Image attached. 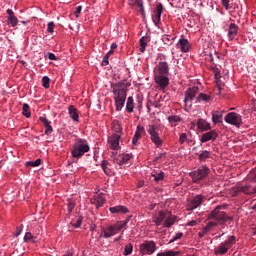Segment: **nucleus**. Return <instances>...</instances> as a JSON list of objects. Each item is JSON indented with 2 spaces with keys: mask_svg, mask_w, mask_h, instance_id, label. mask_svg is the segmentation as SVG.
<instances>
[{
  "mask_svg": "<svg viewBox=\"0 0 256 256\" xmlns=\"http://www.w3.org/2000/svg\"><path fill=\"white\" fill-rule=\"evenodd\" d=\"M183 237V232L177 233L172 240H170V243H174V241H178V239H181Z\"/></svg>",
  "mask_w": 256,
  "mask_h": 256,
  "instance_id": "53",
  "label": "nucleus"
},
{
  "mask_svg": "<svg viewBox=\"0 0 256 256\" xmlns=\"http://www.w3.org/2000/svg\"><path fill=\"white\" fill-rule=\"evenodd\" d=\"M187 225H188L189 227H195V225H197V220L189 221V222L187 223Z\"/></svg>",
  "mask_w": 256,
  "mask_h": 256,
  "instance_id": "59",
  "label": "nucleus"
},
{
  "mask_svg": "<svg viewBox=\"0 0 256 256\" xmlns=\"http://www.w3.org/2000/svg\"><path fill=\"white\" fill-rule=\"evenodd\" d=\"M131 159V155L130 154H122L119 155L118 157L114 158V163L116 165H125V163H127V161H130Z\"/></svg>",
  "mask_w": 256,
  "mask_h": 256,
  "instance_id": "24",
  "label": "nucleus"
},
{
  "mask_svg": "<svg viewBox=\"0 0 256 256\" xmlns=\"http://www.w3.org/2000/svg\"><path fill=\"white\" fill-rule=\"evenodd\" d=\"M157 256H167L166 252H160L157 254Z\"/></svg>",
  "mask_w": 256,
  "mask_h": 256,
  "instance_id": "62",
  "label": "nucleus"
},
{
  "mask_svg": "<svg viewBox=\"0 0 256 256\" xmlns=\"http://www.w3.org/2000/svg\"><path fill=\"white\" fill-rule=\"evenodd\" d=\"M219 225V222H208L206 227L211 231V229H213V227H217Z\"/></svg>",
  "mask_w": 256,
  "mask_h": 256,
  "instance_id": "51",
  "label": "nucleus"
},
{
  "mask_svg": "<svg viewBox=\"0 0 256 256\" xmlns=\"http://www.w3.org/2000/svg\"><path fill=\"white\" fill-rule=\"evenodd\" d=\"M112 93L114 95L116 111H121L123 107H125V101L127 100V90L123 88V84L117 83L112 85Z\"/></svg>",
  "mask_w": 256,
  "mask_h": 256,
  "instance_id": "2",
  "label": "nucleus"
},
{
  "mask_svg": "<svg viewBox=\"0 0 256 256\" xmlns=\"http://www.w3.org/2000/svg\"><path fill=\"white\" fill-rule=\"evenodd\" d=\"M204 101L205 103H209L211 101V96L207 94L200 93L196 98V103H201Z\"/></svg>",
  "mask_w": 256,
  "mask_h": 256,
  "instance_id": "36",
  "label": "nucleus"
},
{
  "mask_svg": "<svg viewBox=\"0 0 256 256\" xmlns=\"http://www.w3.org/2000/svg\"><path fill=\"white\" fill-rule=\"evenodd\" d=\"M111 164L109 163V161L107 160H103L101 162V168L103 170V172L105 173V175H109L111 173Z\"/></svg>",
  "mask_w": 256,
  "mask_h": 256,
  "instance_id": "35",
  "label": "nucleus"
},
{
  "mask_svg": "<svg viewBox=\"0 0 256 256\" xmlns=\"http://www.w3.org/2000/svg\"><path fill=\"white\" fill-rule=\"evenodd\" d=\"M210 156H211V152L204 150L200 154H198V159L201 163H203V162L207 161V159H209Z\"/></svg>",
  "mask_w": 256,
  "mask_h": 256,
  "instance_id": "37",
  "label": "nucleus"
},
{
  "mask_svg": "<svg viewBox=\"0 0 256 256\" xmlns=\"http://www.w3.org/2000/svg\"><path fill=\"white\" fill-rule=\"evenodd\" d=\"M187 142V133H182L179 138L180 145H183V143Z\"/></svg>",
  "mask_w": 256,
  "mask_h": 256,
  "instance_id": "49",
  "label": "nucleus"
},
{
  "mask_svg": "<svg viewBox=\"0 0 256 256\" xmlns=\"http://www.w3.org/2000/svg\"><path fill=\"white\" fill-rule=\"evenodd\" d=\"M247 177L250 183H256V169L251 170Z\"/></svg>",
  "mask_w": 256,
  "mask_h": 256,
  "instance_id": "41",
  "label": "nucleus"
},
{
  "mask_svg": "<svg viewBox=\"0 0 256 256\" xmlns=\"http://www.w3.org/2000/svg\"><path fill=\"white\" fill-rule=\"evenodd\" d=\"M154 80L160 91H164L169 86V63H158L154 68Z\"/></svg>",
  "mask_w": 256,
  "mask_h": 256,
  "instance_id": "1",
  "label": "nucleus"
},
{
  "mask_svg": "<svg viewBox=\"0 0 256 256\" xmlns=\"http://www.w3.org/2000/svg\"><path fill=\"white\" fill-rule=\"evenodd\" d=\"M217 137H219V134H217V131L211 130L209 132L202 134L200 138V142L207 143V141H215Z\"/></svg>",
  "mask_w": 256,
  "mask_h": 256,
  "instance_id": "14",
  "label": "nucleus"
},
{
  "mask_svg": "<svg viewBox=\"0 0 256 256\" xmlns=\"http://www.w3.org/2000/svg\"><path fill=\"white\" fill-rule=\"evenodd\" d=\"M121 225L118 224V222L114 225H111L107 228H105L102 231V235L105 239H109V237H113L114 235H117V233H119V231H121Z\"/></svg>",
  "mask_w": 256,
  "mask_h": 256,
  "instance_id": "12",
  "label": "nucleus"
},
{
  "mask_svg": "<svg viewBox=\"0 0 256 256\" xmlns=\"http://www.w3.org/2000/svg\"><path fill=\"white\" fill-rule=\"evenodd\" d=\"M55 29V23L54 22H49L47 26V31L48 33H53Z\"/></svg>",
  "mask_w": 256,
  "mask_h": 256,
  "instance_id": "50",
  "label": "nucleus"
},
{
  "mask_svg": "<svg viewBox=\"0 0 256 256\" xmlns=\"http://www.w3.org/2000/svg\"><path fill=\"white\" fill-rule=\"evenodd\" d=\"M179 255H181V252L179 251H173V250L166 251V256H179Z\"/></svg>",
  "mask_w": 256,
  "mask_h": 256,
  "instance_id": "48",
  "label": "nucleus"
},
{
  "mask_svg": "<svg viewBox=\"0 0 256 256\" xmlns=\"http://www.w3.org/2000/svg\"><path fill=\"white\" fill-rule=\"evenodd\" d=\"M64 256H73V253L67 252L66 254H64Z\"/></svg>",
  "mask_w": 256,
  "mask_h": 256,
  "instance_id": "64",
  "label": "nucleus"
},
{
  "mask_svg": "<svg viewBox=\"0 0 256 256\" xmlns=\"http://www.w3.org/2000/svg\"><path fill=\"white\" fill-rule=\"evenodd\" d=\"M197 127L200 131H211V124L203 119L198 120Z\"/></svg>",
  "mask_w": 256,
  "mask_h": 256,
  "instance_id": "26",
  "label": "nucleus"
},
{
  "mask_svg": "<svg viewBox=\"0 0 256 256\" xmlns=\"http://www.w3.org/2000/svg\"><path fill=\"white\" fill-rule=\"evenodd\" d=\"M48 59H50V61H57V56H55V54L49 52Z\"/></svg>",
  "mask_w": 256,
  "mask_h": 256,
  "instance_id": "58",
  "label": "nucleus"
},
{
  "mask_svg": "<svg viewBox=\"0 0 256 256\" xmlns=\"http://www.w3.org/2000/svg\"><path fill=\"white\" fill-rule=\"evenodd\" d=\"M7 13V24L12 27H17L19 23V19H17V16H15V12H13L11 9H8L6 11Z\"/></svg>",
  "mask_w": 256,
  "mask_h": 256,
  "instance_id": "18",
  "label": "nucleus"
},
{
  "mask_svg": "<svg viewBox=\"0 0 256 256\" xmlns=\"http://www.w3.org/2000/svg\"><path fill=\"white\" fill-rule=\"evenodd\" d=\"M133 253V244H128L124 248V253L123 255H131Z\"/></svg>",
  "mask_w": 256,
  "mask_h": 256,
  "instance_id": "45",
  "label": "nucleus"
},
{
  "mask_svg": "<svg viewBox=\"0 0 256 256\" xmlns=\"http://www.w3.org/2000/svg\"><path fill=\"white\" fill-rule=\"evenodd\" d=\"M105 197L103 195H97L92 200V204L95 205L96 209H99V207H103L105 205Z\"/></svg>",
  "mask_w": 256,
  "mask_h": 256,
  "instance_id": "25",
  "label": "nucleus"
},
{
  "mask_svg": "<svg viewBox=\"0 0 256 256\" xmlns=\"http://www.w3.org/2000/svg\"><path fill=\"white\" fill-rule=\"evenodd\" d=\"M157 250V245L153 241H144L143 244L140 245V253L142 255H153Z\"/></svg>",
  "mask_w": 256,
  "mask_h": 256,
  "instance_id": "9",
  "label": "nucleus"
},
{
  "mask_svg": "<svg viewBox=\"0 0 256 256\" xmlns=\"http://www.w3.org/2000/svg\"><path fill=\"white\" fill-rule=\"evenodd\" d=\"M211 71L214 73V79L218 82L221 79V70L217 66H212Z\"/></svg>",
  "mask_w": 256,
  "mask_h": 256,
  "instance_id": "39",
  "label": "nucleus"
},
{
  "mask_svg": "<svg viewBox=\"0 0 256 256\" xmlns=\"http://www.w3.org/2000/svg\"><path fill=\"white\" fill-rule=\"evenodd\" d=\"M109 211L110 213L120 214V215H125V213H129V209L121 205L110 207Z\"/></svg>",
  "mask_w": 256,
  "mask_h": 256,
  "instance_id": "23",
  "label": "nucleus"
},
{
  "mask_svg": "<svg viewBox=\"0 0 256 256\" xmlns=\"http://www.w3.org/2000/svg\"><path fill=\"white\" fill-rule=\"evenodd\" d=\"M91 151V147L89 146V142L83 138H77L71 149V157L73 159H81L85 153H89Z\"/></svg>",
  "mask_w": 256,
  "mask_h": 256,
  "instance_id": "3",
  "label": "nucleus"
},
{
  "mask_svg": "<svg viewBox=\"0 0 256 256\" xmlns=\"http://www.w3.org/2000/svg\"><path fill=\"white\" fill-rule=\"evenodd\" d=\"M151 41V39L148 36H143L142 38H140V48L139 51L140 53H145V49L147 47V43H149Z\"/></svg>",
  "mask_w": 256,
  "mask_h": 256,
  "instance_id": "29",
  "label": "nucleus"
},
{
  "mask_svg": "<svg viewBox=\"0 0 256 256\" xmlns=\"http://www.w3.org/2000/svg\"><path fill=\"white\" fill-rule=\"evenodd\" d=\"M168 121L171 127H177L181 123L182 119L177 115H172L168 117Z\"/></svg>",
  "mask_w": 256,
  "mask_h": 256,
  "instance_id": "32",
  "label": "nucleus"
},
{
  "mask_svg": "<svg viewBox=\"0 0 256 256\" xmlns=\"http://www.w3.org/2000/svg\"><path fill=\"white\" fill-rule=\"evenodd\" d=\"M211 230L206 226L202 229L201 232L198 233L200 239H203L204 236L207 235V233H209Z\"/></svg>",
  "mask_w": 256,
  "mask_h": 256,
  "instance_id": "47",
  "label": "nucleus"
},
{
  "mask_svg": "<svg viewBox=\"0 0 256 256\" xmlns=\"http://www.w3.org/2000/svg\"><path fill=\"white\" fill-rule=\"evenodd\" d=\"M165 217H167V212L159 211L157 215L154 216L153 223H155L156 227H159L165 221Z\"/></svg>",
  "mask_w": 256,
  "mask_h": 256,
  "instance_id": "22",
  "label": "nucleus"
},
{
  "mask_svg": "<svg viewBox=\"0 0 256 256\" xmlns=\"http://www.w3.org/2000/svg\"><path fill=\"white\" fill-rule=\"evenodd\" d=\"M39 121H41L45 127V135H51L53 133V126H51V121L43 116L39 118Z\"/></svg>",
  "mask_w": 256,
  "mask_h": 256,
  "instance_id": "20",
  "label": "nucleus"
},
{
  "mask_svg": "<svg viewBox=\"0 0 256 256\" xmlns=\"http://www.w3.org/2000/svg\"><path fill=\"white\" fill-rule=\"evenodd\" d=\"M198 93H199V87L194 86L192 88H188V90L185 92V98H184L185 105H188V107H191L193 105V99L197 97Z\"/></svg>",
  "mask_w": 256,
  "mask_h": 256,
  "instance_id": "10",
  "label": "nucleus"
},
{
  "mask_svg": "<svg viewBox=\"0 0 256 256\" xmlns=\"http://www.w3.org/2000/svg\"><path fill=\"white\" fill-rule=\"evenodd\" d=\"M129 221H131V216H128L124 222H117L118 225L121 226V229H123V227H125L127 225V223H129Z\"/></svg>",
  "mask_w": 256,
  "mask_h": 256,
  "instance_id": "52",
  "label": "nucleus"
},
{
  "mask_svg": "<svg viewBox=\"0 0 256 256\" xmlns=\"http://www.w3.org/2000/svg\"><path fill=\"white\" fill-rule=\"evenodd\" d=\"M224 209H227V204L218 205L216 209L212 210L208 216V219H214L219 225H225L227 221H233V217L227 215Z\"/></svg>",
  "mask_w": 256,
  "mask_h": 256,
  "instance_id": "4",
  "label": "nucleus"
},
{
  "mask_svg": "<svg viewBox=\"0 0 256 256\" xmlns=\"http://www.w3.org/2000/svg\"><path fill=\"white\" fill-rule=\"evenodd\" d=\"M25 165L26 167H39V165H41V159H36L35 161H27Z\"/></svg>",
  "mask_w": 256,
  "mask_h": 256,
  "instance_id": "40",
  "label": "nucleus"
},
{
  "mask_svg": "<svg viewBox=\"0 0 256 256\" xmlns=\"http://www.w3.org/2000/svg\"><path fill=\"white\" fill-rule=\"evenodd\" d=\"M224 120L230 125H235V127H240L242 123L241 115L235 112L228 113Z\"/></svg>",
  "mask_w": 256,
  "mask_h": 256,
  "instance_id": "11",
  "label": "nucleus"
},
{
  "mask_svg": "<svg viewBox=\"0 0 256 256\" xmlns=\"http://www.w3.org/2000/svg\"><path fill=\"white\" fill-rule=\"evenodd\" d=\"M23 231V225H20L16 228V232L14 233L15 237H19L21 235V232Z\"/></svg>",
  "mask_w": 256,
  "mask_h": 256,
  "instance_id": "54",
  "label": "nucleus"
},
{
  "mask_svg": "<svg viewBox=\"0 0 256 256\" xmlns=\"http://www.w3.org/2000/svg\"><path fill=\"white\" fill-rule=\"evenodd\" d=\"M151 175L154 178V181H156V183H159V181H163L165 179V173H163V171L161 170H153Z\"/></svg>",
  "mask_w": 256,
  "mask_h": 256,
  "instance_id": "28",
  "label": "nucleus"
},
{
  "mask_svg": "<svg viewBox=\"0 0 256 256\" xmlns=\"http://www.w3.org/2000/svg\"><path fill=\"white\" fill-rule=\"evenodd\" d=\"M133 109H135V104L133 101V97L129 96L127 98V102H126V111L128 113H133Z\"/></svg>",
  "mask_w": 256,
  "mask_h": 256,
  "instance_id": "34",
  "label": "nucleus"
},
{
  "mask_svg": "<svg viewBox=\"0 0 256 256\" xmlns=\"http://www.w3.org/2000/svg\"><path fill=\"white\" fill-rule=\"evenodd\" d=\"M175 219V216H172L171 213L166 212V217L164 218V227H171L175 223Z\"/></svg>",
  "mask_w": 256,
  "mask_h": 256,
  "instance_id": "27",
  "label": "nucleus"
},
{
  "mask_svg": "<svg viewBox=\"0 0 256 256\" xmlns=\"http://www.w3.org/2000/svg\"><path fill=\"white\" fill-rule=\"evenodd\" d=\"M121 139V135L119 134H113L109 139L108 143L110 145V149H113L114 151H119V140Z\"/></svg>",
  "mask_w": 256,
  "mask_h": 256,
  "instance_id": "15",
  "label": "nucleus"
},
{
  "mask_svg": "<svg viewBox=\"0 0 256 256\" xmlns=\"http://www.w3.org/2000/svg\"><path fill=\"white\" fill-rule=\"evenodd\" d=\"M211 173L209 167L203 165L198 168L196 171L190 173V177H192L194 183H199V181H203Z\"/></svg>",
  "mask_w": 256,
  "mask_h": 256,
  "instance_id": "6",
  "label": "nucleus"
},
{
  "mask_svg": "<svg viewBox=\"0 0 256 256\" xmlns=\"http://www.w3.org/2000/svg\"><path fill=\"white\" fill-rule=\"evenodd\" d=\"M143 133H145V127L138 125L134 137L132 138L133 147H137V145H139V139H141V135H143Z\"/></svg>",
  "mask_w": 256,
  "mask_h": 256,
  "instance_id": "16",
  "label": "nucleus"
},
{
  "mask_svg": "<svg viewBox=\"0 0 256 256\" xmlns=\"http://www.w3.org/2000/svg\"><path fill=\"white\" fill-rule=\"evenodd\" d=\"M113 49H117V43H113V44L111 45V50L113 51Z\"/></svg>",
  "mask_w": 256,
  "mask_h": 256,
  "instance_id": "61",
  "label": "nucleus"
},
{
  "mask_svg": "<svg viewBox=\"0 0 256 256\" xmlns=\"http://www.w3.org/2000/svg\"><path fill=\"white\" fill-rule=\"evenodd\" d=\"M147 132L150 135L152 143H154L156 147H161V145H163V140L159 137V127L156 125H149Z\"/></svg>",
  "mask_w": 256,
  "mask_h": 256,
  "instance_id": "7",
  "label": "nucleus"
},
{
  "mask_svg": "<svg viewBox=\"0 0 256 256\" xmlns=\"http://www.w3.org/2000/svg\"><path fill=\"white\" fill-rule=\"evenodd\" d=\"M163 13V4L162 3H158L156 5V9L154 10V14L152 16L154 25H156V27H159V24L161 23V15Z\"/></svg>",
  "mask_w": 256,
  "mask_h": 256,
  "instance_id": "13",
  "label": "nucleus"
},
{
  "mask_svg": "<svg viewBox=\"0 0 256 256\" xmlns=\"http://www.w3.org/2000/svg\"><path fill=\"white\" fill-rule=\"evenodd\" d=\"M50 83H51V79H49L48 76H44V77L42 78V85H43V87H44L45 89H49Z\"/></svg>",
  "mask_w": 256,
  "mask_h": 256,
  "instance_id": "44",
  "label": "nucleus"
},
{
  "mask_svg": "<svg viewBox=\"0 0 256 256\" xmlns=\"http://www.w3.org/2000/svg\"><path fill=\"white\" fill-rule=\"evenodd\" d=\"M155 206H156V204H150V205L148 206V209H149L150 211H153V209H155Z\"/></svg>",
  "mask_w": 256,
  "mask_h": 256,
  "instance_id": "60",
  "label": "nucleus"
},
{
  "mask_svg": "<svg viewBox=\"0 0 256 256\" xmlns=\"http://www.w3.org/2000/svg\"><path fill=\"white\" fill-rule=\"evenodd\" d=\"M73 209H75V201L68 200V202H67L68 215H71V213H73Z\"/></svg>",
  "mask_w": 256,
  "mask_h": 256,
  "instance_id": "42",
  "label": "nucleus"
},
{
  "mask_svg": "<svg viewBox=\"0 0 256 256\" xmlns=\"http://www.w3.org/2000/svg\"><path fill=\"white\" fill-rule=\"evenodd\" d=\"M205 201V196L203 195H196L192 199L188 201L187 204V211H193L197 209V207H201L203 202Z\"/></svg>",
  "mask_w": 256,
  "mask_h": 256,
  "instance_id": "8",
  "label": "nucleus"
},
{
  "mask_svg": "<svg viewBox=\"0 0 256 256\" xmlns=\"http://www.w3.org/2000/svg\"><path fill=\"white\" fill-rule=\"evenodd\" d=\"M235 243V236H230L229 239L220 243V245L214 250V255H225V253H227Z\"/></svg>",
  "mask_w": 256,
  "mask_h": 256,
  "instance_id": "5",
  "label": "nucleus"
},
{
  "mask_svg": "<svg viewBox=\"0 0 256 256\" xmlns=\"http://www.w3.org/2000/svg\"><path fill=\"white\" fill-rule=\"evenodd\" d=\"M68 112L73 121H79V112L77 111V108H75V106H69Z\"/></svg>",
  "mask_w": 256,
  "mask_h": 256,
  "instance_id": "30",
  "label": "nucleus"
},
{
  "mask_svg": "<svg viewBox=\"0 0 256 256\" xmlns=\"http://www.w3.org/2000/svg\"><path fill=\"white\" fill-rule=\"evenodd\" d=\"M22 111H23L22 113H23L24 117H26L27 119H29V117H31V108L29 107V104L24 103Z\"/></svg>",
  "mask_w": 256,
  "mask_h": 256,
  "instance_id": "38",
  "label": "nucleus"
},
{
  "mask_svg": "<svg viewBox=\"0 0 256 256\" xmlns=\"http://www.w3.org/2000/svg\"><path fill=\"white\" fill-rule=\"evenodd\" d=\"M212 121L214 125H217V123H221V121H223V113L219 111L212 112Z\"/></svg>",
  "mask_w": 256,
  "mask_h": 256,
  "instance_id": "31",
  "label": "nucleus"
},
{
  "mask_svg": "<svg viewBox=\"0 0 256 256\" xmlns=\"http://www.w3.org/2000/svg\"><path fill=\"white\" fill-rule=\"evenodd\" d=\"M82 223H83V217L76 216L75 218L72 219V221L70 222V225H72V227H75V229H79Z\"/></svg>",
  "mask_w": 256,
  "mask_h": 256,
  "instance_id": "33",
  "label": "nucleus"
},
{
  "mask_svg": "<svg viewBox=\"0 0 256 256\" xmlns=\"http://www.w3.org/2000/svg\"><path fill=\"white\" fill-rule=\"evenodd\" d=\"M237 33H239V26H237L235 23H231L229 25V29H228L229 41H233V39H235V37H237Z\"/></svg>",
  "mask_w": 256,
  "mask_h": 256,
  "instance_id": "19",
  "label": "nucleus"
},
{
  "mask_svg": "<svg viewBox=\"0 0 256 256\" xmlns=\"http://www.w3.org/2000/svg\"><path fill=\"white\" fill-rule=\"evenodd\" d=\"M35 236H33V234H31V232H26L25 236H24V242L28 243V241H34Z\"/></svg>",
  "mask_w": 256,
  "mask_h": 256,
  "instance_id": "46",
  "label": "nucleus"
},
{
  "mask_svg": "<svg viewBox=\"0 0 256 256\" xmlns=\"http://www.w3.org/2000/svg\"><path fill=\"white\" fill-rule=\"evenodd\" d=\"M130 7H137V11L143 15L145 13V8L143 7V0H128Z\"/></svg>",
  "mask_w": 256,
  "mask_h": 256,
  "instance_id": "21",
  "label": "nucleus"
},
{
  "mask_svg": "<svg viewBox=\"0 0 256 256\" xmlns=\"http://www.w3.org/2000/svg\"><path fill=\"white\" fill-rule=\"evenodd\" d=\"M249 189V186H241L238 190L240 191V193H245V195H253L252 190Z\"/></svg>",
  "mask_w": 256,
  "mask_h": 256,
  "instance_id": "43",
  "label": "nucleus"
},
{
  "mask_svg": "<svg viewBox=\"0 0 256 256\" xmlns=\"http://www.w3.org/2000/svg\"><path fill=\"white\" fill-rule=\"evenodd\" d=\"M83 7L82 6H77L75 11H74V14L76 15V17H79V14L81 13Z\"/></svg>",
  "mask_w": 256,
  "mask_h": 256,
  "instance_id": "57",
  "label": "nucleus"
},
{
  "mask_svg": "<svg viewBox=\"0 0 256 256\" xmlns=\"http://www.w3.org/2000/svg\"><path fill=\"white\" fill-rule=\"evenodd\" d=\"M177 47L182 53H189L191 44L189 43V40L181 38L177 43Z\"/></svg>",
  "mask_w": 256,
  "mask_h": 256,
  "instance_id": "17",
  "label": "nucleus"
},
{
  "mask_svg": "<svg viewBox=\"0 0 256 256\" xmlns=\"http://www.w3.org/2000/svg\"><path fill=\"white\" fill-rule=\"evenodd\" d=\"M110 55H113V50H110L108 53H106L107 57H110Z\"/></svg>",
  "mask_w": 256,
  "mask_h": 256,
  "instance_id": "63",
  "label": "nucleus"
},
{
  "mask_svg": "<svg viewBox=\"0 0 256 256\" xmlns=\"http://www.w3.org/2000/svg\"><path fill=\"white\" fill-rule=\"evenodd\" d=\"M223 7L226 9V11H229V0H221Z\"/></svg>",
  "mask_w": 256,
  "mask_h": 256,
  "instance_id": "56",
  "label": "nucleus"
},
{
  "mask_svg": "<svg viewBox=\"0 0 256 256\" xmlns=\"http://www.w3.org/2000/svg\"><path fill=\"white\" fill-rule=\"evenodd\" d=\"M102 65H103L104 67H107V65H109V56L105 55V56L103 57Z\"/></svg>",
  "mask_w": 256,
  "mask_h": 256,
  "instance_id": "55",
  "label": "nucleus"
}]
</instances>
